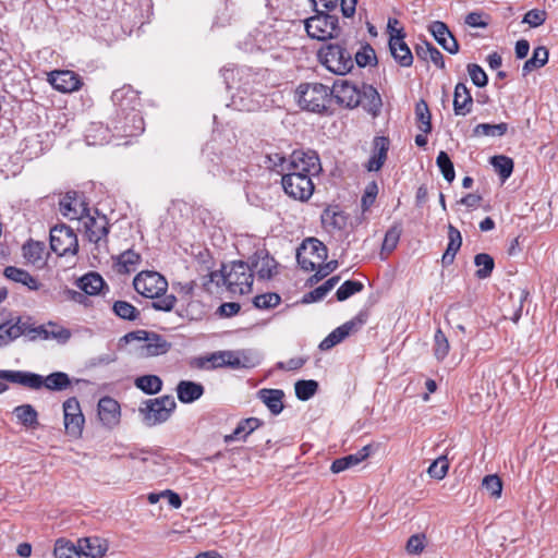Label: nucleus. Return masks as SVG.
<instances>
[{
    "label": "nucleus",
    "mask_w": 558,
    "mask_h": 558,
    "mask_svg": "<svg viewBox=\"0 0 558 558\" xmlns=\"http://www.w3.org/2000/svg\"><path fill=\"white\" fill-rule=\"evenodd\" d=\"M208 283L223 284L229 293L243 295L252 291L253 272L247 263L236 260L222 265L219 271H211Z\"/></svg>",
    "instance_id": "obj_1"
},
{
    "label": "nucleus",
    "mask_w": 558,
    "mask_h": 558,
    "mask_svg": "<svg viewBox=\"0 0 558 558\" xmlns=\"http://www.w3.org/2000/svg\"><path fill=\"white\" fill-rule=\"evenodd\" d=\"M332 97L330 88L322 83H302L294 92L298 106L308 112L323 113L327 110Z\"/></svg>",
    "instance_id": "obj_2"
},
{
    "label": "nucleus",
    "mask_w": 558,
    "mask_h": 558,
    "mask_svg": "<svg viewBox=\"0 0 558 558\" xmlns=\"http://www.w3.org/2000/svg\"><path fill=\"white\" fill-rule=\"evenodd\" d=\"M138 341V354L144 357H151L166 354L171 344L160 335L146 330L131 331L124 335L120 342L130 343Z\"/></svg>",
    "instance_id": "obj_3"
},
{
    "label": "nucleus",
    "mask_w": 558,
    "mask_h": 558,
    "mask_svg": "<svg viewBox=\"0 0 558 558\" xmlns=\"http://www.w3.org/2000/svg\"><path fill=\"white\" fill-rule=\"evenodd\" d=\"M177 408L172 396L166 395L159 398L149 399L140 408L143 422L147 426H156L167 422Z\"/></svg>",
    "instance_id": "obj_4"
},
{
    "label": "nucleus",
    "mask_w": 558,
    "mask_h": 558,
    "mask_svg": "<svg viewBox=\"0 0 558 558\" xmlns=\"http://www.w3.org/2000/svg\"><path fill=\"white\" fill-rule=\"evenodd\" d=\"M319 60L335 74L344 75L353 68L351 53L340 45H328L319 50Z\"/></svg>",
    "instance_id": "obj_5"
},
{
    "label": "nucleus",
    "mask_w": 558,
    "mask_h": 558,
    "mask_svg": "<svg viewBox=\"0 0 558 558\" xmlns=\"http://www.w3.org/2000/svg\"><path fill=\"white\" fill-rule=\"evenodd\" d=\"M327 258V247L315 238L303 241L296 252V260L305 271H314Z\"/></svg>",
    "instance_id": "obj_6"
},
{
    "label": "nucleus",
    "mask_w": 558,
    "mask_h": 558,
    "mask_svg": "<svg viewBox=\"0 0 558 558\" xmlns=\"http://www.w3.org/2000/svg\"><path fill=\"white\" fill-rule=\"evenodd\" d=\"M305 29L311 38L317 40L337 37L340 32L338 17L324 12H317L316 15L307 19Z\"/></svg>",
    "instance_id": "obj_7"
},
{
    "label": "nucleus",
    "mask_w": 558,
    "mask_h": 558,
    "mask_svg": "<svg viewBox=\"0 0 558 558\" xmlns=\"http://www.w3.org/2000/svg\"><path fill=\"white\" fill-rule=\"evenodd\" d=\"M134 289L145 298H158L167 292L168 281L157 271H142L133 280Z\"/></svg>",
    "instance_id": "obj_8"
},
{
    "label": "nucleus",
    "mask_w": 558,
    "mask_h": 558,
    "mask_svg": "<svg viewBox=\"0 0 558 558\" xmlns=\"http://www.w3.org/2000/svg\"><path fill=\"white\" fill-rule=\"evenodd\" d=\"M50 247L59 256L75 255L78 242L73 229L65 225L53 227L50 230Z\"/></svg>",
    "instance_id": "obj_9"
},
{
    "label": "nucleus",
    "mask_w": 558,
    "mask_h": 558,
    "mask_svg": "<svg viewBox=\"0 0 558 558\" xmlns=\"http://www.w3.org/2000/svg\"><path fill=\"white\" fill-rule=\"evenodd\" d=\"M284 192L298 201H307L314 192V183L307 175L286 173L281 179Z\"/></svg>",
    "instance_id": "obj_10"
},
{
    "label": "nucleus",
    "mask_w": 558,
    "mask_h": 558,
    "mask_svg": "<svg viewBox=\"0 0 558 558\" xmlns=\"http://www.w3.org/2000/svg\"><path fill=\"white\" fill-rule=\"evenodd\" d=\"M63 416L66 434L74 438L81 437L85 418L80 402L75 397L69 398L63 402Z\"/></svg>",
    "instance_id": "obj_11"
},
{
    "label": "nucleus",
    "mask_w": 558,
    "mask_h": 558,
    "mask_svg": "<svg viewBox=\"0 0 558 558\" xmlns=\"http://www.w3.org/2000/svg\"><path fill=\"white\" fill-rule=\"evenodd\" d=\"M59 210L61 215L70 220L82 222L83 217L90 211L88 204L84 197L76 192L66 193L59 202Z\"/></svg>",
    "instance_id": "obj_12"
},
{
    "label": "nucleus",
    "mask_w": 558,
    "mask_h": 558,
    "mask_svg": "<svg viewBox=\"0 0 558 558\" xmlns=\"http://www.w3.org/2000/svg\"><path fill=\"white\" fill-rule=\"evenodd\" d=\"M332 97H335L336 101L347 108H355L360 105V86L348 81V80H338L333 83L332 88Z\"/></svg>",
    "instance_id": "obj_13"
},
{
    "label": "nucleus",
    "mask_w": 558,
    "mask_h": 558,
    "mask_svg": "<svg viewBox=\"0 0 558 558\" xmlns=\"http://www.w3.org/2000/svg\"><path fill=\"white\" fill-rule=\"evenodd\" d=\"M47 80L56 90L64 94L78 90L83 84L81 76L70 70H54Z\"/></svg>",
    "instance_id": "obj_14"
},
{
    "label": "nucleus",
    "mask_w": 558,
    "mask_h": 558,
    "mask_svg": "<svg viewBox=\"0 0 558 558\" xmlns=\"http://www.w3.org/2000/svg\"><path fill=\"white\" fill-rule=\"evenodd\" d=\"M95 215L89 211L87 216L83 217L78 223V230L83 231L90 242L97 243L108 233L106 216H100L97 210Z\"/></svg>",
    "instance_id": "obj_15"
},
{
    "label": "nucleus",
    "mask_w": 558,
    "mask_h": 558,
    "mask_svg": "<svg viewBox=\"0 0 558 558\" xmlns=\"http://www.w3.org/2000/svg\"><path fill=\"white\" fill-rule=\"evenodd\" d=\"M365 323L362 315L354 317L353 319L345 322L341 326L332 330L320 343L319 349L323 351L330 350L338 343L342 342L348 336L361 328Z\"/></svg>",
    "instance_id": "obj_16"
},
{
    "label": "nucleus",
    "mask_w": 558,
    "mask_h": 558,
    "mask_svg": "<svg viewBox=\"0 0 558 558\" xmlns=\"http://www.w3.org/2000/svg\"><path fill=\"white\" fill-rule=\"evenodd\" d=\"M248 265L260 280H269L277 274V263L266 251L256 252Z\"/></svg>",
    "instance_id": "obj_17"
},
{
    "label": "nucleus",
    "mask_w": 558,
    "mask_h": 558,
    "mask_svg": "<svg viewBox=\"0 0 558 558\" xmlns=\"http://www.w3.org/2000/svg\"><path fill=\"white\" fill-rule=\"evenodd\" d=\"M111 99L117 107V116L134 111L140 106L137 93L130 86L125 85L112 93Z\"/></svg>",
    "instance_id": "obj_18"
},
{
    "label": "nucleus",
    "mask_w": 558,
    "mask_h": 558,
    "mask_svg": "<svg viewBox=\"0 0 558 558\" xmlns=\"http://www.w3.org/2000/svg\"><path fill=\"white\" fill-rule=\"evenodd\" d=\"M28 333H33L34 337L44 339V340H56L58 343H66L71 338V331L53 322H49L47 324L29 328Z\"/></svg>",
    "instance_id": "obj_19"
},
{
    "label": "nucleus",
    "mask_w": 558,
    "mask_h": 558,
    "mask_svg": "<svg viewBox=\"0 0 558 558\" xmlns=\"http://www.w3.org/2000/svg\"><path fill=\"white\" fill-rule=\"evenodd\" d=\"M0 379L32 390L41 389V375L27 371L0 369Z\"/></svg>",
    "instance_id": "obj_20"
},
{
    "label": "nucleus",
    "mask_w": 558,
    "mask_h": 558,
    "mask_svg": "<svg viewBox=\"0 0 558 558\" xmlns=\"http://www.w3.org/2000/svg\"><path fill=\"white\" fill-rule=\"evenodd\" d=\"M114 129L123 133L125 136H136L144 131V119L140 113L138 108L134 111L117 116Z\"/></svg>",
    "instance_id": "obj_21"
},
{
    "label": "nucleus",
    "mask_w": 558,
    "mask_h": 558,
    "mask_svg": "<svg viewBox=\"0 0 558 558\" xmlns=\"http://www.w3.org/2000/svg\"><path fill=\"white\" fill-rule=\"evenodd\" d=\"M264 104L265 98L262 94L240 89L232 96L230 107L238 111L252 112L259 110Z\"/></svg>",
    "instance_id": "obj_22"
},
{
    "label": "nucleus",
    "mask_w": 558,
    "mask_h": 558,
    "mask_svg": "<svg viewBox=\"0 0 558 558\" xmlns=\"http://www.w3.org/2000/svg\"><path fill=\"white\" fill-rule=\"evenodd\" d=\"M389 49L393 59L404 68L411 66L413 63V56L404 41V34L402 29H397V34L391 33L389 38Z\"/></svg>",
    "instance_id": "obj_23"
},
{
    "label": "nucleus",
    "mask_w": 558,
    "mask_h": 558,
    "mask_svg": "<svg viewBox=\"0 0 558 558\" xmlns=\"http://www.w3.org/2000/svg\"><path fill=\"white\" fill-rule=\"evenodd\" d=\"M98 416L107 428L116 427L121 416L119 403L110 397L101 398L98 402Z\"/></svg>",
    "instance_id": "obj_24"
},
{
    "label": "nucleus",
    "mask_w": 558,
    "mask_h": 558,
    "mask_svg": "<svg viewBox=\"0 0 558 558\" xmlns=\"http://www.w3.org/2000/svg\"><path fill=\"white\" fill-rule=\"evenodd\" d=\"M429 32L436 39V41L449 53L456 54L459 51V44L454 36L449 31L448 26L440 21L433 22L429 27Z\"/></svg>",
    "instance_id": "obj_25"
},
{
    "label": "nucleus",
    "mask_w": 558,
    "mask_h": 558,
    "mask_svg": "<svg viewBox=\"0 0 558 558\" xmlns=\"http://www.w3.org/2000/svg\"><path fill=\"white\" fill-rule=\"evenodd\" d=\"M295 167L304 168L305 172L318 175L322 171L319 157L314 150H294L290 159Z\"/></svg>",
    "instance_id": "obj_26"
},
{
    "label": "nucleus",
    "mask_w": 558,
    "mask_h": 558,
    "mask_svg": "<svg viewBox=\"0 0 558 558\" xmlns=\"http://www.w3.org/2000/svg\"><path fill=\"white\" fill-rule=\"evenodd\" d=\"M77 543L80 556L89 558H102L109 549L108 541L98 536L83 537Z\"/></svg>",
    "instance_id": "obj_27"
},
{
    "label": "nucleus",
    "mask_w": 558,
    "mask_h": 558,
    "mask_svg": "<svg viewBox=\"0 0 558 558\" xmlns=\"http://www.w3.org/2000/svg\"><path fill=\"white\" fill-rule=\"evenodd\" d=\"M359 94L361 99L360 105L373 117H376L383 106L381 97L378 90L373 85L362 84L360 86Z\"/></svg>",
    "instance_id": "obj_28"
},
{
    "label": "nucleus",
    "mask_w": 558,
    "mask_h": 558,
    "mask_svg": "<svg viewBox=\"0 0 558 558\" xmlns=\"http://www.w3.org/2000/svg\"><path fill=\"white\" fill-rule=\"evenodd\" d=\"M28 325L17 319L16 323L11 324L5 322V319L1 316L0 318V348L8 345L13 340L17 339L24 333H27Z\"/></svg>",
    "instance_id": "obj_29"
},
{
    "label": "nucleus",
    "mask_w": 558,
    "mask_h": 558,
    "mask_svg": "<svg viewBox=\"0 0 558 558\" xmlns=\"http://www.w3.org/2000/svg\"><path fill=\"white\" fill-rule=\"evenodd\" d=\"M371 454V446L366 445L356 453L348 454L345 457L336 459L330 466V471L335 474L341 473L349 470L362 461H364Z\"/></svg>",
    "instance_id": "obj_30"
},
{
    "label": "nucleus",
    "mask_w": 558,
    "mask_h": 558,
    "mask_svg": "<svg viewBox=\"0 0 558 558\" xmlns=\"http://www.w3.org/2000/svg\"><path fill=\"white\" fill-rule=\"evenodd\" d=\"M473 98L464 83H458L454 87L453 111L456 116H466L471 112Z\"/></svg>",
    "instance_id": "obj_31"
},
{
    "label": "nucleus",
    "mask_w": 558,
    "mask_h": 558,
    "mask_svg": "<svg viewBox=\"0 0 558 558\" xmlns=\"http://www.w3.org/2000/svg\"><path fill=\"white\" fill-rule=\"evenodd\" d=\"M177 396L182 403H192L204 395V387L199 383L181 380L175 388Z\"/></svg>",
    "instance_id": "obj_32"
},
{
    "label": "nucleus",
    "mask_w": 558,
    "mask_h": 558,
    "mask_svg": "<svg viewBox=\"0 0 558 558\" xmlns=\"http://www.w3.org/2000/svg\"><path fill=\"white\" fill-rule=\"evenodd\" d=\"M262 425L257 417H248L241 420L234 430L225 436V442L230 444L238 440H245L248 435L256 430Z\"/></svg>",
    "instance_id": "obj_33"
},
{
    "label": "nucleus",
    "mask_w": 558,
    "mask_h": 558,
    "mask_svg": "<svg viewBox=\"0 0 558 558\" xmlns=\"http://www.w3.org/2000/svg\"><path fill=\"white\" fill-rule=\"evenodd\" d=\"M388 149L389 140L387 137L379 136L374 140V151L366 166L368 171H378L383 167Z\"/></svg>",
    "instance_id": "obj_34"
},
{
    "label": "nucleus",
    "mask_w": 558,
    "mask_h": 558,
    "mask_svg": "<svg viewBox=\"0 0 558 558\" xmlns=\"http://www.w3.org/2000/svg\"><path fill=\"white\" fill-rule=\"evenodd\" d=\"M283 397L284 393L280 389H260L258 391V398L269 409L274 415H278L283 410Z\"/></svg>",
    "instance_id": "obj_35"
},
{
    "label": "nucleus",
    "mask_w": 558,
    "mask_h": 558,
    "mask_svg": "<svg viewBox=\"0 0 558 558\" xmlns=\"http://www.w3.org/2000/svg\"><path fill=\"white\" fill-rule=\"evenodd\" d=\"M76 284L85 294L97 295L105 287V281L99 274L88 272L81 277Z\"/></svg>",
    "instance_id": "obj_36"
},
{
    "label": "nucleus",
    "mask_w": 558,
    "mask_h": 558,
    "mask_svg": "<svg viewBox=\"0 0 558 558\" xmlns=\"http://www.w3.org/2000/svg\"><path fill=\"white\" fill-rule=\"evenodd\" d=\"M17 422L26 428H36L39 424L38 412L32 404H22L13 409Z\"/></svg>",
    "instance_id": "obj_37"
},
{
    "label": "nucleus",
    "mask_w": 558,
    "mask_h": 558,
    "mask_svg": "<svg viewBox=\"0 0 558 558\" xmlns=\"http://www.w3.org/2000/svg\"><path fill=\"white\" fill-rule=\"evenodd\" d=\"M4 276L14 282H19L26 286L29 290L39 289V283L37 279L24 269L8 266L4 269Z\"/></svg>",
    "instance_id": "obj_38"
},
{
    "label": "nucleus",
    "mask_w": 558,
    "mask_h": 558,
    "mask_svg": "<svg viewBox=\"0 0 558 558\" xmlns=\"http://www.w3.org/2000/svg\"><path fill=\"white\" fill-rule=\"evenodd\" d=\"M41 388H46L51 391H62L71 385L69 375L63 372L51 373L48 376L41 375Z\"/></svg>",
    "instance_id": "obj_39"
},
{
    "label": "nucleus",
    "mask_w": 558,
    "mask_h": 558,
    "mask_svg": "<svg viewBox=\"0 0 558 558\" xmlns=\"http://www.w3.org/2000/svg\"><path fill=\"white\" fill-rule=\"evenodd\" d=\"M415 51L417 57L421 58L422 60L430 61L439 69L445 68V61L441 52L432 44L423 43L421 45H417Z\"/></svg>",
    "instance_id": "obj_40"
},
{
    "label": "nucleus",
    "mask_w": 558,
    "mask_h": 558,
    "mask_svg": "<svg viewBox=\"0 0 558 558\" xmlns=\"http://www.w3.org/2000/svg\"><path fill=\"white\" fill-rule=\"evenodd\" d=\"M548 50L544 46L536 47L532 57L526 60L522 66L523 76L527 75L534 70L544 66L548 62Z\"/></svg>",
    "instance_id": "obj_41"
},
{
    "label": "nucleus",
    "mask_w": 558,
    "mask_h": 558,
    "mask_svg": "<svg viewBox=\"0 0 558 558\" xmlns=\"http://www.w3.org/2000/svg\"><path fill=\"white\" fill-rule=\"evenodd\" d=\"M232 368H252L258 364V356L251 350L232 351Z\"/></svg>",
    "instance_id": "obj_42"
},
{
    "label": "nucleus",
    "mask_w": 558,
    "mask_h": 558,
    "mask_svg": "<svg viewBox=\"0 0 558 558\" xmlns=\"http://www.w3.org/2000/svg\"><path fill=\"white\" fill-rule=\"evenodd\" d=\"M134 385L146 395H156L162 389V380L157 375H143L135 379Z\"/></svg>",
    "instance_id": "obj_43"
},
{
    "label": "nucleus",
    "mask_w": 558,
    "mask_h": 558,
    "mask_svg": "<svg viewBox=\"0 0 558 558\" xmlns=\"http://www.w3.org/2000/svg\"><path fill=\"white\" fill-rule=\"evenodd\" d=\"M45 254V244L41 242L29 241L23 245V255L25 259L33 265H43Z\"/></svg>",
    "instance_id": "obj_44"
},
{
    "label": "nucleus",
    "mask_w": 558,
    "mask_h": 558,
    "mask_svg": "<svg viewBox=\"0 0 558 558\" xmlns=\"http://www.w3.org/2000/svg\"><path fill=\"white\" fill-rule=\"evenodd\" d=\"M140 259L141 256L132 250H128L121 253L117 259V267L119 272L129 274L134 271L140 263Z\"/></svg>",
    "instance_id": "obj_45"
},
{
    "label": "nucleus",
    "mask_w": 558,
    "mask_h": 558,
    "mask_svg": "<svg viewBox=\"0 0 558 558\" xmlns=\"http://www.w3.org/2000/svg\"><path fill=\"white\" fill-rule=\"evenodd\" d=\"M507 131L508 124L505 122L498 124L480 123L474 128L473 133L475 136L499 137L505 135Z\"/></svg>",
    "instance_id": "obj_46"
},
{
    "label": "nucleus",
    "mask_w": 558,
    "mask_h": 558,
    "mask_svg": "<svg viewBox=\"0 0 558 558\" xmlns=\"http://www.w3.org/2000/svg\"><path fill=\"white\" fill-rule=\"evenodd\" d=\"M474 264L478 268L475 272L478 279L488 278L492 275L493 269L495 267L493 257L486 253L477 254L474 257Z\"/></svg>",
    "instance_id": "obj_47"
},
{
    "label": "nucleus",
    "mask_w": 558,
    "mask_h": 558,
    "mask_svg": "<svg viewBox=\"0 0 558 558\" xmlns=\"http://www.w3.org/2000/svg\"><path fill=\"white\" fill-rule=\"evenodd\" d=\"M53 554L56 558H77L80 556L78 543L75 545L70 541L60 538L56 542Z\"/></svg>",
    "instance_id": "obj_48"
},
{
    "label": "nucleus",
    "mask_w": 558,
    "mask_h": 558,
    "mask_svg": "<svg viewBox=\"0 0 558 558\" xmlns=\"http://www.w3.org/2000/svg\"><path fill=\"white\" fill-rule=\"evenodd\" d=\"M415 116L418 122V129L428 134L432 131V116L427 104L424 100H420L415 106Z\"/></svg>",
    "instance_id": "obj_49"
},
{
    "label": "nucleus",
    "mask_w": 558,
    "mask_h": 558,
    "mask_svg": "<svg viewBox=\"0 0 558 558\" xmlns=\"http://www.w3.org/2000/svg\"><path fill=\"white\" fill-rule=\"evenodd\" d=\"M450 344L448 338L445 336L441 329H437L434 335L433 351L437 361H444L448 355Z\"/></svg>",
    "instance_id": "obj_50"
},
{
    "label": "nucleus",
    "mask_w": 558,
    "mask_h": 558,
    "mask_svg": "<svg viewBox=\"0 0 558 558\" xmlns=\"http://www.w3.org/2000/svg\"><path fill=\"white\" fill-rule=\"evenodd\" d=\"M294 389L296 398L302 401H306L316 393L318 389V383L313 379L299 380L295 383Z\"/></svg>",
    "instance_id": "obj_51"
},
{
    "label": "nucleus",
    "mask_w": 558,
    "mask_h": 558,
    "mask_svg": "<svg viewBox=\"0 0 558 558\" xmlns=\"http://www.w3.org/2000/svg\"><path fill=\"white\" fill-rule=\"evenodd\" d=\"M339 277L335 276L329 278L327 281H325L322 286L315 288L313 291H311L306 298L305 301H313L317 302L320 301L326 296V294L333 289V287L338 283Z\"/></svg>",
    "instance_id": "obj_52"
},
{
    "label": "nucleus",
    "mask_w": 558,
    "mask_h": 558,
    "mask_svg": "<svg viewBox=\"0 0 558 558\" xmlns=\"http://www.w3.org/2000/svg\"><path fill=\"white\" fill-rule=\"evenodd\" d=\"M113 312L120 318L128 320H135L140 315L138 310L126 301H116Z\"/></svg>",
    "instance_id": "obj_53"
},
{
    "label": "nucleus",
    "mask_w": 558,
    "mask_h": 558,
    "mask_svg": "<svg viewBox=\"0 0 558 558\" xmlns=\"http://www.w3.org/2000/svg\"><path fill=\"white\" fill-rule=\"evenodd\" d=\"M364 288L363 283L354 280L344 281L337 290V300L342 302L352 296L353 294L362 291Z\"/></svg>",
    "instance_id": "obj_54"
},
{
    "label": "nucleus",
    "mask_w": 558,
    "mask_h": 558,
    "mask_svg": "<svg viewBox=\"0 0 558 558\" xmlns=\"http://www.w3.org/2000/svg\"><path fill=\"white\" fill-rule=\"evenodd\" d=\"M436 163L441 171L444 178L451 183L456 178V172L453 168V163L450 160L448 154L446 151H440L436 158Z\"/></svg>",
    "instance_id": "obj_55"
},
{
    "label": "nucleus",
    "mask_w": 558,
    "mask_h": 558,
    "mask_svg": "<svg viewBox=\"0 0 558 558\" xmlns=\"http://www.w3.org/2000/svg\"><path fill=\"white\" fill-rule=\"evenodd\" d=\"M492 165L502 179L511 175L513 170V161L506 156H495L492 158Z\"/></svg>",
    "instance_id": "obj_56"
},
{
    "label": "nucleus",
    "mask_w": 558,
    "mask_h": 558,
    "mask_svg": "<svg viewBox=\"0 0 558 558\" xmlns=\"http://www.w3.org/2000/svg\"><path fill=\"white\" fill-rule=\"evenodd\" d=\"M426 547L425 534L417 533L409 537L405 544V550L409 555H421Z\"/></svg>",
    "instance_id": "obj_57"
},
{
    "label": "nucleus",
    "mask_w": 558,
    "mask_h": 558,
    "mask_svg": "<svg viewBox=\"0 0 558 558\" xmlns=\"http://www.w3.org/2000/svg\"><path fill=\"white\" fill-rule=\"evenodd\" d=\"M448 469V459L445 456H441L429 465L427 472L430 477L436 480H442L447 475Z\"/></svg>",
    "instance_id": "obj_58"
},
{
    "label": "nucleus",
    "mask_w": 558,
    "mask_h": 558,
    "mask_svg": "<svg viewBox=\"0 0 558 558\" xmlns=\"http://www.w3.org/2000/svg\"><path fill=\"white\" fill-rule=\"evenodd\" d=\"M281 298L277 293H265L254 298V305L260 310H269L279 305Z\"/></svg>",
    "instance_id": "obj_59"
},
{
    "label": "nucleus",
    "mask_w": 558,
    "mask_h": 558,
    "mask_svg": "<svg viewBox=\"0 0 558 558\" xmlns=\"http://www.w3.org/2000/svg\"><path fill=\"white\" fill-rule=\"evenodd\" d=\"M232 351H218L207 357V362L211 367H231L232 368Z\"/></svg>",
    "instance_id": "obj_60"
},
{
    "label": "nucleus",
    "mask_w": 558,
    "mask_h": 558,
    "mask_svg": "<svg viewBox=\"0 0 558 558\" xmlns=\"http://www.w3.org/2000/svg\"><path fill=\"white\" fill-rule=\"evenodd\" d=\"M482 486L489 493L492 497L499 498L501 496L502 482L498 475H486L482 481Z\"/></svg>",
    "instance_id": "obj_61"
},
{
    "label": "nucleus",
    "mask_w": 558,
    "mask_h": 558,
    "mask_svg": "<svg viewBox=\"0 0 558 558\" xmlns=\"http://www.w3.org/2000/svg\"><path fill=\"white\" fill-rule=\"evenodd\" d=\"M355 61L361 68L374 64L376 62L375 50L369 45L363 46L355 53Z\"/></svg>",
    "instance_id": "obj_62"
},
{
    "label": "nucleus",
    "mask_w": 558,
    "mask_h": 558,
    "mask_svg": "<svg viewBox=\"0 0 558 558\" xmlns=\"http://www.w3.org/2000/svg\"><path fill=\"white\" fill-rule=\"evenodd\" d=\"M468 73L472 83L477 87L487 85L488 78L485 71L478 64L472 63L468 65Z\"/></svg>",
    "instance_id": "obj_63"
},
{
    "label": "nucleus",
    "mask_w": 558,
    "mask_h": 558,
    "mask_svg": "<svg viewBox=\"0 0 558 558\" xmlns=\"http://www.w3.org/2000/svg\"><path fill=\"white\" fill-rule=\"evenodd\" d=\"M151 306L156 311L170 312L173 310L177 303V298L173 294H161V296L154 298Z\"/></svg>",
    "instance_id": "obj_64"
}]
</instances>
